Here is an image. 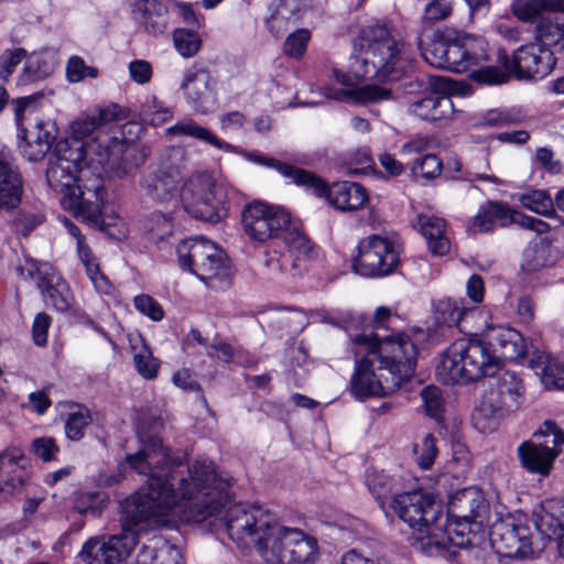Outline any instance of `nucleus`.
Returning a JSON list of instances; mask_svg holds the SVG:
<instances>
[{"mask_svg":"<svg viewBox=\"0 0 564 564\" xmlns=\"http://www.w3.org/2000/svg\"><path fill=\"white\" fill-rule=\"evenodd\" d=\"M448 45L449 41L441 34H435L429 46L422 51V55L431 66L445 69Z\"/></svg>","mask_w":564,"mask_h":564,"instance_id":"45","label":"nucleus"},{"mask_svg":"<svg viewBox=\"0 0 564 564\" xmlns=\"http://www.w3.org/2000/svg\"><path fill=\"white\" fill-rule=\"evenodd\" d=\"M178 263L212 289L229 284L231 269L225 252L205 238H191L177 246Z\"/></svg>","mask_w":564,"mask_h":564,"instance_id":"7","label":"nucleus"},{"mask_svg":"<svg viewBox=\"0 0 564 564\" xmlns=\"http://www.w3.org/2000/svg\"><path fill=\"white\" fill-rule=\"evenodd\" d=\"M442 161L435 154H425L416 159L411 167L413 176L419 180L431 181L441 175Z\"/></svg>","mask_w":564,"mask_h":564,"instance_id":"46","label":"nucleus"},{"mask_svg":"<svg viewBox=\"0 0 564 564\" xmlns=\"http://www.w3.org/2000/svg\"><path fill=\"white\" fill-rule=\"evenodd\" d=\"M390 508L412 530V546L430 556L452 557L468 542L463 533L447 529V518L433 495L414 490L394 495Z\"/></svg>","mask_w":564,"mask_h":564,"instance_id":"4","label":"nucleus"},{"mask_svg":"<svg viewBox=\"0 0 564 564\" xmlns=\"http://www.w3.org/2000/svg\"><path fill=\"white\" fill-rule=\"evenodd\" d=\"M409 113L429 122H448L453 119L455 107L447 95L430 94L409 106Z\"/></svg>","mask_w":564,"mask_h":564,"instance_id":"27","label":"nucleus"},{"mask_svg":"<svg viewBox=\"0 0 564 564\" xmlns=\"http://www.w3.org/2000/svg\"><path fill=\"white\" fill-rule=\"evenodd\" d=\"M502 63L511 67L518 79H542L551 74L556 58L550 48L535 41L520 46L512 58L503 53Z\"/></svg>","mask_w":564,"mask_h":564,"instance_id":"22","label":"nucleus"},{"mask_svg":"<svg viewBox=\"0 0 564 564\" xmlns=\"http://www.w3.org/2000/svg\"><path fill=\"white\" fill-rule=\"evenodd\" d=\"M172 117L173 113L171 109L163 106L155 97L147 100L142 107V118L150 124H162L172 119Z\"/></svg>","mask_w":564,"mask_h":564,"instance_id":"48","label":"nucleus"},{"mask_svg":"<svg viewBox=\"0 0 564 564\" xmlns=\"http://www.w3.org/2000/svg\"><path fill=\"white\" fill-rule=\"evenodd\" d=\"M421 398L425 413L440 421L444 410V400L441 390L434 386H427L422 389Z\"/></svg>","mask_w":564,"mask_h":564,"instance_id":"47","label":"nucleus"},{"mask_svg":"<svg viewBox=\"0 0 564 564\" xmlns=\"http://www.w3.org/2000/svg\"><path fill=\"white\" fill-rule=\"evenodd\" d=\"M536 531L544 538L557 539L564 532V503L547 501L533 513Z\"/></svg>","mask_w":564,"mask_h":564,"instance_id":"31","label":"nucleus"},{"mask_svg":"<svg viewBox=\"0 0 564 564\" xmlns=\"http://www.w3.org/2000/svg\"><path fill=\"white\" fill-rule=\"evenodd\" d=\"M128 339L138 373L145 380L155 379L160 369V361L153 357L152 350L144 338L140 334H130Z\"/></svg>","mask_w":564,"mask_h":564,"instance_id":"32","label":"nucleus"},{"mask_svg":"<svg viewBox=\"0 0 564 564\" xmlns=\"http://www.w3.org/2000/svg\"><path fill=\"white\" fill-rule=\"evenodd\" d=\"M511 11L518 20L527 23L539 22L544 13L560 12L557 0H513Z\"/></svg>","mask_w":564,"mask_h":564,"instance_id":"34","label":"nucleus"},{"mask_svg":"<svg viewBox=\"0 0 564 564\" xmlns=\"http://www.w3.org/2000/svg\"><path fill=\"white\" fill-rule=\"evenodd\" d=\"M311 34L307 30L301 29L291 33L283 45L284 53L292 58H301L307 47Z\"/></svg>","mask_w":564,"mask_h":564,"instance_id":"52","label":"nucleus"},{"mask_svg":"<svg viewBox=\"0 0 564 564\" xmlns=\"http://www.w3.org/2000/svg\"><path fill=\"white\" fill-rule=\"evenodd\" d=\"M489 170V154L488 152H481L469 166V174L479 181H487L496 185H500L502 182L499 177L494 174H488Z\"/></svg>","mask_w":564,"mask_h":564,"instance_id":"57","label":"nucleus"},{"mask_svg":"<svg viewBox=\"0 0 564 564\" xmlns=\"http://www.w3.org/2000/svg\"><path fill=\"white\" fill-rule=\"evenodd\" d=\"M14 117L21 138L19 147L23 156L32 162L44 159L57 138L55 122L37 116L35 96L17 99Z\"/></svg>","mask_w":564,"mask_h":564,"instance_id":"9","label":"nucleus"},{"mask_svg":"<svg viewBox=\"0 0 564 564\" xmlns=\"http://www.w3.org/2000/svg\"><path fill=\"white\" fill-rule=\"evenodd\" d=\"M356 54L351 56L348 72L333 69L337 83L346 86L334 98L357 104L380 102L392 97V90L378 85L357 84L367 78L377 77L399 80L410 66L405 43L399 32L387 24H371L364 28L355 44Z\"/></svg>","mask_w":564,"mask_h":564,"instance_id":"2","label":"nucleus"},{"mask_svg":"<svg viewBox=\"0 0 564 564\" xmlns=\"http://www.w3.org/2000/svg\"><path fill=\"white\" fill-rule=\"evenodd\" d=\"M394 482L395 480L393 478L383 473L373 471L367 476L368 488L382 509H384V500L390 496H394Z\"/></svg>","mask_w":564,"mask_h":564,"instance_id":"44","label":"nucleus"},{"mask_svg":"<svg viewBox=\"0 0 564 564\" xmlns=\"http://www.w3.org/2000/svg\"><path fill=\"white\" fill-rule=\"evenodd\" d=\"M129 74L133 82L143 85L152 77V66L147 61L137 59L129 64Z\"/></svg>","mask_w":564,"mask_h":564,"instance_id":"63","label":"nucleus"},{"mask_svg":"<svg viewBox=\"0 0 564 564\" xmlns=\"http://www.w3.org/2000/svg\"><path fill=\"white\" fill-rule=\"evenodd\" d=\"M436 440L432 434H426L420 444H416L414 452L416 462L422 469H429L437 455Z\"/></svg>","mask_w":564,"mask_h":564,"instance_id":"53","label":"nucleus"},{"mask_svg":"<svg viewBox=\"0 0 564 564\" xmlns=\"http://www.w3.org/2000/svg\"><path fill=\"white\" fill-rule=\"evenodd\" d=\"M401 386L384 370H377L372 356L368 355L357 365L350 379L351 393L358 398L383 397L397 391Z\"/></svg>","mask_w":564,"mask_h":564,"instance_id":"23","label":"nucleus"},{"mask_svg":"<svg viewBox=\"0 0 564 564\" xmlns=\"http://www.w3.org/2000/svg\"><path fill=\"white\" fill-rule=\"evenodd\" d=\"M464 300L442 299L435 305V319L440 324L459 327Z\"/></svg>","mask_w":564,"mask_h":564,"instance_id":"41","label":"nucleus"},{"mask_svg":"<svg viewBox=\"0 0 564 564\" xmlns=\"http://www.w3.org/2000/svg\"><path fill=\"white\" fill-rule=\"evenodd\" d=\"M98 120L94 115L78 117L70 124V133L74 138L70 143L82 144L80 140L97 132L96 137L84 145L86 153H95L98 156V163L104 169L111 171L117 177L129 175L137 169V165L130 162L131 154L123 143L116 138L98 132Z\"/></svg>","mask_w":564,"mask_h":564,"instance_id":"10","label":"nucleus"},{"mask_svg":"<svg viewBox=\"0 0 564 564\" xmlns=\"http://www.w3.org/2000/svg\"><path fill=\"white\" fill-rule=\"evenodd\" d=\"M206 355L210 358H216L226 364L231 362L234 360L243 362V351L241 349H235L231 345L224 341L206 346Z\"/></svg>","mask_w":564,"mask_h":564,"instance_id":"55","label":"nucleus"},{"mask_svg":"<svg viewBox=\"0 0 564 564\" xmlns=\"http://www.w3.org/2000/svg\"><path fill=\"white\" fill-rule=\"evenodd\" d=\"M61 406L67 410L64 417L65 435L70 441H79L85 435V430L93 422L89 410L78 403L64 402Z\"/></svg>","mask_w":564,"mask_h":564,"instance_id":"33","label":"nucleus"},{"mask_svg":"<svg viewBox=\"0 0 564 564\" xmlns=\"http://www.w3.org/2000/svg\"><path fill=\"white\" fill-rule=\"evenodd\" d=\"M423 237L426 239L430 251L435 256H444L449 251L451 243L446 234V223L435 215L420 214L413 221Z\"/></svg>","mask_w":564,"mask_h":564,"instance_id":"29","label":"nucleus"},{"mask_svg":"<svg viewBox=\"0 0 564 564\" xmlns=\"http://www.w3.org/2000/svg\"><path fill=\"white\" fill-rule=\"evenodd\" d=\"M352 341L355 345L366 346L377 370H384L393 376L400 386L413 376L417 349L408 335L399 334L378 340L372 334H359Z\"/></svg>","mask_w":564,"mask_h":564,"instance_id":"6","label":"nucleus"},{"mask_svg":"<svg viewBox=\"0 0 564 564\" xmlns=\"http://www.w3.org/2000/svg\"><path fill=\"white\" fill-rule=\"evenodd\" d=\"M449 509L454 517L466 523H481L488 505L480 491L465 488L453 497Z\"/></svg>","mask_w":564,"mask_h":564,"instance_id":"28","label":"nucleus"},{"mask_svg":"<svg viewBox=\"0 0 564 564\" xmlns=\"http://www.w3.org/2000/svg\"><path fill=\"white\" fill-rule=\"evenodd\" d=\"M142 448L128 455L129 466L147 485L121 502V532L89 539L79 557L86 564H116L135 547L149 525L171 528L178 521L202 522L228 500L230 479L219 477L210 460H196L188 477L178 475L181 457L171 456L158 435L140 432Z\"/></svg>","mask_w":564,"mask_h":564,"instance_id":"1","label":"nucleus"},{"mask_svg":"<svg viewBox=\"0 0 564 564\" xmlns=\"http://www.w3.org/2000/svg\"><path fill=\"white\" fill-rule=\"evenodd\" d=\"M290 214L280 206L253 200L241 213L243 232L253 242L264 243L280 238L290 225Z\"/></svg>","mask_w":564,"mask_h":564,"instance_id":"16","label":"nucleus"},{"mask_svg":"<svg viewBox=\"0 0 564 564\" xmlns=\"http://www.w3.org/2000/svg\"><path fill=\"white\" fill-rule=\"evenodd\" d=\"M32 453L43 462L54 460L58 453V446L52 437H39L32 441Z\"/></svg>","mask_w":564,"mask_h":564,"instance_id":"60","label":"nucleus"},{"mask_svg":"<svg viewBox=\"0 0 564 564\" xmlns=\"http://www.w3.org/2000/svg\"><path fill=\"white\" fill-rule=\"evenodd\" d=\"M134 307L152 321L159 322L163 318L164 312L161 305L151 296L141 294L133 300Z\"/></svg>","mask_w":564,"mask_h":564,"instance_id":"59","label":"nucleus"},{"mask_svg":"<svg viewBox=\"0 0 564 564\" xmlns=\"http://www.w3.org/2000/svg\"><path fill=\"white\" fill-rule=\"evenodd\" d=\"M186 101L199 113H208L216 109L217 82L205 68H191L184 74L181 85Z\"/></svg>","mask_w":564,"mask_h":564,"instance_id":"24","label":"nucleus"},{"mask_svg":"<svg viewBox=\"0 0 564 564\" xmlns=\"http://www.w3.org/2000/svg\"><path fill=\"white\" fill-rule=\"evenodd\" d=\"M51 325V317L46 313H39L33 322L32 335L37 346H44L47 341V330Z\"/></svg>","mask_w":564,"mask_h":564,"instance_id":"62","label":"nucleus"},{"mask_svg":"<svg viewBox=\"0 0 564 564\" xmlns=\"http://www.w3.org/2000/svg\"><path fill=\"white\" fill-rule=\"evenodd\" d=\"M460 319L458 329L473 336H481L492 323L490 312L477 305L467 307L464 304Z\"/></svg>","mask_w":564,"mask_h":564,"instance_id":"37","label":"nucleus"},{"mask_svg":"<svg viewBox=\"0 0 564 564\" xmlns=\"http://www.w3.org/2000/svg\"><path fill=\"white\" fill-rule=\"evenodd\" d=\"M85 158L84 144L69 143L68 140L58 141L47 164L46 182L48 186L63 194V197H67L73 191Z\"/></svg>","mask_w":564,"mask_h":564,"instance_id":"19","label":"nucleus"},{"mask_svg":"<svg viewBox=\"0 0 564 564\" xmlns=\"http://www.w3.org/2000/svg\"><path fill=\"white\" fill-rule=\"evenodd\" d=\"M25 57L24 48L6 50L0 56V78L7 80Z\"/></svg>","mask_w":564,"mask_h":564,"instance_id":"56","label":"nucleus"},{"mask_svg":"<svg viewBox=\"0 0 564 564\" xmlns=\"http://www.w3.org/2000/svg\"><path fill=\"white\" fill-rule=\"evenodd\" d=\"M274 519V514L260 506H235L227 511L225 524L229 538L238 547L253 545L260 553Z\"/></svg>","mask_w":564,"mask_h":564,"instance_id":"14","label":"nucleus"},{"mask_svg":"<svg viewBox=\"0 0 564 564\" xmlns=\"http://www.w3.org/2000/svg\"><path fill=\"white\" fill-rule=\"evenodd\" d=\"M280 238L296 259L312 260L315 258V246L300 227L290 223Z\"/></svg>","mask_w":564,"mask_h":564,"instance_id":"36","label":"nucleus"},{"mask_svg":"<svg viewBox=\"0 0 564 564\" xmlns=\"http://www.w3.org/2000/svg\"><path fill=\"white\" fill-rule=\"evenodd\" d=\"M187 162L188 154L185 149L170 147L163 150L158 169L144 174L140 180L142 195L159 204L176 199L180 196Z\"/></svg>","mask_w":564,"mask_h":564,"instance_id":"12","label":"nucleus"},{"mask_svg":"<svg viewBox=\"0 0 564 564\" xmlns=\"http://www.w3.org/2000/svg\"><path fill=\"white\" fill-rule=\"evenodd\" d=\"M55 67L54 57L48 53H33L31 54L23 67L21 80L23 83H31L46 78L50 76Z\"/></svg>","mask_w":564,"mask_h":564,"instance_id":"38","label":"nucleus"},{"mask_svg":"<svg viewBox=\"0 0 564 564\" xmlns=\"http://www.w3.org/2000/svg\"><path fill=\"white\" fill-rule=\"evenodd\" d=\"M464 50L467 62V68L478 66L482 62L489 61V46L485 39L475 35L464 36Z\"/></svg>","mask_w":564,"mask_h":564,"instance_id":"43","label":"nucleus"},{"mask_svg":"<svg viewBox=\"0 0 564 564\" xmlns=\"http://www.w3.org/2000/svg\"><path fill=\"white\" fill-rule=\"evenodd\" d=\"M541 380L546 389L564 390V366L549 361L543 369Z\"/></svg>","mask_w":564,"mask_h":564,"instance_id":"58","label":"nucleus"},{"mask_svg":"<svg viewBox=\"0 0 564 564\" xmlns=\"http://www.w3.org/2000/svg\"><path fill=\"white\" fill-rule=\"evenodd\" d=\"M534 39L550 50L564 51V18L554 17L536 22Z\"/></svg>","mask_w":564,"mask_h":564,"instance_id":"35","label":"nucleus"},{"mask_svg":"<svg viewBox=\"0 0 564 564\" xmlns=\"http://www.w3.org/2000/svg\"><path fill=\"white\" fill-rule=\"evenodd\" d=\"M540 435L552 437L553 446H549V441L545 443L524 441L518 446L517 455L521 467L528 473L546 477L561 453L557 447L564 444V432L554 422L545 421L543 427L533 434L535 437Z\"/></svg>","mask_w":564,"mask_h":564,"instance_id":"17","label":"nucleus"},{"mask_svg":"<svg viewBox=\"0 0 564 564\" xmlns=\"http://www.w3.org/2000/svg\"><path fill=\"white\" fill-rule=\"evenodd\" d=\"M106 202L104 178L89 166H80L73 191L67 197H62L64 208L89 220H97L101 216Z\"/></svg>","mask_w":564,"mask_h":564,"instance_id":"15","label":"nucleus"},{"mask_svg":"<svg viewBox=\"0 0 564 564\" xmlns=\"http://www.w3.org/2000/svg\"><path fill=\"white\" fill-rule=\"evenodd\" d=\"M488 383L489 390L481 397L473 415L475 426L482 433L495 431L499 419L519 409L524 399L522 380L514 372L502 371Z\"/></svg>","mask_w":564,"mask_h":564,"instance_id":"8","label":"nucleus"},{"mask_svg":"<svg viewBox=\"0 0 564 564\" xmlns=\"http://www.w3.org/2000/svg\"><path fill=\"white\" fill-rule=\"evenodd\" d=\"M481 336L485 340L459 338L446 348L436 367L440 381L455 384L491 377L500 358L516 355L518 334L513 329L491 323Z\"/></svg>","mask_w":564,"mask_h":564,"instance_id":"3","label":"nucleus"},{"mask_svg":"<svg viewBox=\"0 0 564 564\" xmlns=\"http://www.w3.org/2000/svg\"><path fill=\"white\" fill-rule=\"evenodd\" d=\"M167 133L173 135L191 137L219 150L238 153L252 163L276 170L282 176L291 178L297 185L310 181L314 182V174L312 172L285 164L257 151H247L231 145L219 139L213 131L198 124L192 119H185L176 122L174 126L167 128Z\"/></svg>","mask_w":564,"mask_h":564,"instance_id":"13","label":"nucleus"},{"mask_svg":"<svg viewBox=\"0 0 564 564\" xmlns=\"http://www.w3.org/2000/svg\"><path fill=\"white\" fill-rule=\"evenodd\" d=\"M300 185L310 187L317 196H325L329 204L339 210H355L364 207L368 202V193L364 186L354 182H338L330 187L314 175L310 181Z\"/></svg>","mask_w":564,"mask_h":564,"instance_id":"25","label":"nucleus"},{"mask_svg":"<svg viewBox=\"0 0 564 564\" xmlns=\"http://www.w3.org/2000/svg\"><path fill=\"white\" fill-rule=\"evenodd\" d=\"M98 69L86 65L85 61L79 56H72L66 65V78L69 83H79L87 77L95 78Z\"/></svg>","mask_w":564,"mask_h":564,"instance_id":"51","label":"nucleus"},{"mask_svg":"<svg viewBox=\"0 0 564 564\" xmlns=\"http://www.w3.org/2000/svg\"><path fill=\"white\" fill-rule=\"evenodd\" d=\"M495 225L507 227L511 224L518 225L520 212L512 209L508 204L501 202H488L485 204Z\"/></svg>","mask_w":564,"mask_h":564,"instance_id":"49","label":"nucleus"},{"mask_svg":"<svg viewBox=\"0 0 564 564\" xmlns=\"http://www.w3.org/2000/svg\"><path fill=\"white\" fill-rule=\"evenodd\" d=\"M134 12L147 33L158 36L166 30L167 7L162 0H139Z\"/></svg>","mask_w":564,"mask_h":564,"instance_id":"30","label":"nucleus"},{"mask_svg":"<svg viewBox=\"0 0 564 564\" xmlns=\"http://www.w3.org/2000/svg\"><path fill=\"white\" fill-rule=\"evenodd\" d=\"M22 193V177L14 156L8 149L2 148L0 149V208H17L21 203Z\"/></svg>","mask_w":564,"mask_h":564,"instance_id":"26","label":"nucleus"},{"mask_svg":"<svg viewBox=\"0 0 564 564\" xmlns=\"http://www.w3.org/2000/svg\"><path fill=\"white\" fill-rule=\"evenodd\" d=\"M502 56L503 54L498 56L497 62L499 65H478L479 67L473 70L469 77L482 85H501L507 83L512 74V69L502 63Z\"/></svg>","mask_w":564,"mask_h":564,"instance_id":"39","label":"nucleus"},{"mask_svg":"<svg viewBox=\"0 0 564 564\" xmlns=\"http://www.w3.org/2000/svg\"><path fill=\"white\" fill-rule=\"evenodd\" d=\"M517 199L521 205L541 216L554 217V202L552 197L545 192L540 189L530 191L517 195Z\"/></svg>","mask_w":564,"mask_h":564,"instance_id":"40","label":"nucleus"},{"mask_svg":"<svg viewBox=\"0 0 564 564\" xmlns=\"http://www.w3.org/2000/svg\"><path fill=\"white\" fill-rule=\"evenodd\" d=\"M173 44L181 56L189 58L200 50L202 40L196 32L180 28L173 31Z\"/></svg>","mask_w":564,"mask_h":564,"instance_id":"42","label":"nucleus"},{"mask_svg":"<svg viewBox=\"0 0 564 564\" xmlns=\"http://www.w3.org/2000/svg\"><path fill=\"white\" fill-rule=\"evenodd\" d=\"M23 279H36L46 304L58 312L68 311L73 303V293L66 283L47 262H37L26 259L23 265L18 268Z\"/></svg>","mask_w":564,"mask_h":564,"instance_id":"21","label":"nucleus"},{"mask_svg":"<svg viewBox=\"0 0 564 564\" xmlns=\"http://www.w3.org/2000/svg\"><path fill=\"white\" fill-rule=\"evenodd\" d=\"M490 541L497 553L508 557L533 555L542 549L532 540L527 519L522 516H507L495 522Z\"/></svg>","mask_w":564,"mask_h":564,"instance_id":"20","label":"nucleus"},{"mask_svg":"<svg viewBox=\"0 0 564 564\" xmlns=\"http://www.w3.org/2000/svg\"><path fill=\"white\" fill-rule=\"evenodd\" d=\"M148 229L153 234L154 238L163 239L172 232V223L169 216L158 213L150 220Z\"/></svg>","mask_w":564,"mask_h":564,"instance_id":"64","label":"nucleus"},{"mask_svg":"<svg viewBox=\"0 0 564 564\" xmlns=\"http://www.w3.org/2000/svg\"><path fill=\"white\" fill-rule=\"evenodd\" d=\"M464 36L456 41H449L447 51L446 68L452 72L462 73L467 70V59L465 57Z\"/></svg>","mask_w":564,"mask_h":564,"instance_id":"54","label":"nucleus"},{"mask_svg":"<svg viewBox=\"0 0 564 564\" xmlns=\"http://www.w3.org/2000/svg\"><path fill=\"white\" fill-rule=\"evenodd\" d=\"M259 554L268 564H314L317 541L300 529L280 524L275 518Z\"/></svg>","mask_w":564,"mask_h":564,"instance_id":"11","label":"nucleus"},{"mask_svg":"<svg viewBox=\"0 0 564 564\" xmlns=\"http://www.w3.org/2000/svg\"><path fill=\"white\" fill-rule=\"evenodd\" d=\"M452 12L451 0H434L426 6L424 19L427 21H438L446 19Z\"/></svg>","mask_w":564,"mask_h":564,"instance_id":"61","label":"nucleus"},{"mask_svg":"<svg viewBox=\"0 0 564 564\" xmlns=\"http://www.w3.org/2000/svg\"><path fill=\"white\" fill-rule=\"evenodd\" d=\"M234 193L229 184L217 182L207 172H197L183 182L180 197L195 218L219 223L228 216V200Z\"/></svg>","mask_w":564,"mask_h":564,"instance_id":"5","label":"nucleus"},{"mask_svg":"<svg viewBox=\"0 0 564 564\" xmlns=\"http://www.w3.org/2000/svg\"><path fill=\"white\" fill-rule=\"evenodd\" d=\"M105 498L96 491L80 492L76 496L74 508L80 514L98 516L104 507Z\"/></svg>","mask_w":564,"mask_h":564,"instance_id":"50","label":"nucleus"},{"mask_svg":"<svg viewBox=\"0 0 564 564\" xmlns=\"http://www.w3.org/2000/svg\"><path fill=\"white\" fill-rule=\"evenodd\" d=\"M399 264V252L388 237L372 235L360 240L358 256L352 267L356 273L367 276H386Z\"/></svg>","mask_w":564,"mask_h":564,"instance_id":"18","label":"nucleus"}]
</instances>
